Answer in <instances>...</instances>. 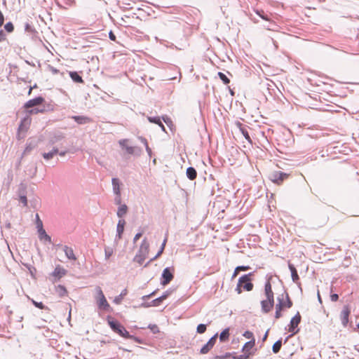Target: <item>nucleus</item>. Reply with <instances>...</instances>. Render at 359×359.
<instances>
[{
	"label": "nucleus",
	"instance_id": "obj_32",
	"mask_svg": "<svg viewBox=\"0 0 359 359\" xmlns=\"http://www.w3.org/2000/svg\"><path fill=\"white\" fill-rule=\"evenodd\" d=\"M229 337V329L224 330L219 334V340L222 342L226 341Z\"/></svg>",
	"mask_w": 359,
	"mask_h": 359
},
{
	"label": "nucleus",
	"instance_id": "obj_17",
	"mask_svg": "<svg viewBox=\"0 0 359 359\" xmlns=\"http://www.w3.org/2000/svg\"><path fill=\"white\" fill-rule=\"evenodd\" d=\"M262 310L264 313H269L274 306V302H270L268 299L261 302Z\"/></svg>",
	"mask_w": 359,
	"mask_h": 359
},
{
	"label": "nucleus",
	"instance_id": "obj_60",
	"mask_svg": "<svg viewBox=\"0 0 359 359\" xmlns=\"http://www.w3.org/2000/svg\"><path fill=\"white\" fill-rule=\"evenodd\" d=\"M142 236V232H139L137 233H136V235L135 236L134 238H133V243H135Z\"/></svg>",
	"mask_w": 359,
	"mask_h": 359
},
{
	"label": "nucleus",
	"instance_id": "obj_21",
	"mask_svg": "<svg viewBox=\"0 0 359 359\" xmlns=\"http://www.w3.org/2000/svg\"><path fill=\"white\" fill-rule=\"evenodd\" d=\"M255 345V340L252 339V340L246 342L244 344V346H243V348H242V351L244 353H248L251 352L250 351L254 348ZM252 352H253V354L255 353L254 351H252Z\"/></svg>",
	"mask_w": 359,
	"mask_h": 359
},
{
	"label": "nucleus",
	"instance_id": "obj_53",
	"mask_svg": "<svg viewBox=\"0 0 359 359\" xmlns=\"http://www.w3.org/2000/svg\"><path fill=\"white\" fill-rule=\"evenodd\" d=\"M43 157L46 159V160H50L51 158H53V157L54 156V155L53 154L52 152H48V153H43L42 154Z\"/></svg>",
	"mask_w": 359,
	"mask_h": 359
},
{
	"label": "nucleus",
	"instance_id": "obj_63",
	"mask_svg": "<svg viewBox=\"0 0 359 359\" xmlns=\"http://www.w3.org/2000/svg\"><path fill=\"white\" fill-rule=\"evenodd\" d=\"M6 39V34L3 30H0V42Z\"/></svg>",
	"mask_w": 359,
	"mask_h": 359
},
{
	"label": "nucleus",
	"instance_id": "obj_64",
	"mask_svg": "<svg viewBox=\"0 0 359 359\" xmlns=\"http://www.w3.org/2000/svg\"><path fill=\"white\" fill-rule=\"evenodd\" d=\"M37 107H38L39 113H44L46 111V109L43 106L40 105Z\"/></svg>",
	"mask_w": 359,
	"mask_h": 359
},
{
	"label": "nucleus",
	"instance_id": "obj_18",
	"mask_svg": "<svg viewBox=\"0 0 359 359\" xmlns=\"http://www.w3.org/2000/svg\"><path fill=\"white\" fill-rule=\"evenodd\" d=\"M72 118L80 125H84L92 122V119L86 116H72Z\"/></svg>",
	"mask_w": 359,
	"mask_h": 359
},
{
	"label": "nucleus",
	"instance_id": "obj_49",
	"mask_svg": "<svg viewBox=\"0 0 359 359\" xmlns=\"http://www.w3.org/2000/svg\"><path fill=\"white\" fill-rule=\"evenodd\" d=\"M241 131L242 134L243 135V136L245 137V138L247 140L250 141V135H249L248 130L244 128H241Z\"/></svg>",
	"mask_w": 359,
	"mask_h": 359
},
{
	"label": "nucleus",
	"instance_id": "obj_55",
	"mask_svg": "<svg viewBox=\"0 0 359 359\" xmlns=\"http://www.w3.org/2000/svg\"><path fill=\"white\" fill-rule=\"evenodd\" d=\"M128 140L127 139H123V140H119L118 143H119V145L123 148V149H125L126 147H127L128 145L126 144V143L128 142Z\"/></svg>",
	"mask_w": 359,
	"mask_h": 359
},
{
	"label": "nucleus",
	"instance_id": "obj_47",
	"mask_svg": "<svg viewBox=\"0 0 359 359\" xmlns=\"http://www.w3.org/2000/svg\"><path fill=\"white\" fill-rule=\"evenodd\" d=\"M36 226L37 229H40L41 228H43V222L41 220V219H40V217H39L38 214L36 215Z\"/></svg>",
	"mask_w": 359,
	"mask_h": 359
},
{
	"label": "nucleus",
	"instance_id": "obj_16",
	"mask_svg": "<svg viewBox=\"0 0 359 359\" xmlns=\"http://www.w3.org/2000/svg\"><path fill=\"white\" fill-rule=\"evenodd\" d=\"M288 267H289V269H290V271L291 272V276H292V281L294 283H295L296 284H297L298 285H300L301 284L299 282V275H298V273H297V271L296 268L290 262H288Z\"/></svg>",
	"mask_w": 359,
	"mask_h": 359
},
{
	"label": "nucleus",
	"instance_id": "obj_43",
	"mask_svg": "<svg viewBox=\"0 0 359 359\" xmlns=\"http://www.w3.org/2000/svg\"><path fill=\"white\" fill-rule=\"evenodd\" d=\"M148 328L151 331L152 333L156 334L159 332L158 327L155 324H150Z\"/></svg>",
	"mask_w": 359,
	"mask_h": 359
},
{
	"label": "nucleus",
	"instance_id": "obj_24",
	"mask_svg": "<svg viewBox=\"0 0 359 359\" xmlns=\"http://www.w3.org/2000/svg\"><path fill=\"white\" fill-rule=\"evenodd\" d=\"M63 250L65 253L66 257L70 260H76V257L74 255L73 249L72 248H69L67 245H65L63 248Z\"/></svg>",
	"mask_w": 359,
	"mask_h": 359
},
{
	"label": "nucleus",
	"instance_id": "obj_39",
	"mask_svg": "<svg viewBox=\"0 0 359 359\" xmlns=\"http://www.w3.org/2000/svg\"><path fill=\"white\" fill-rule=\"evenodd\" d=\"M27 109V116H30L31 115L39 114V110H38L37 107L30 108V109Z\"/></svg>",
	"mask_w": 359,
	"mask_h": 359
},
{
	"label": "nucleus",
	"instance_id": "obj_5",
	"mask_svg": "<svg viewBox=\"0 0 359 359\" xmlns=\"http://www.w3.org/2000/svg\"><path fill=\"white\" fill-rule=\"evenodd\" d=\"M277 301L278 303L276 304H280L281 310H283L285 308L290 309L293 305L292 302L290 299L286 290L278 296Z\"/></svg>",
	"mask_w": 359,
	"mask_h": 359
},
{
	"label": "nucleus",
	"instance_id": "obj_58",
	"mask_svg": "<svg viewBox=\"0 0 359 359\" xmlns=\"http://www.w3.org/2000/svg\"><path fill=\"white\" fill-rule=\"evenodd\" d=\"M250 269V267L249 266H239L236 267V269L239 270V271H248Z\"/></svg>",
	"mask_w": 359,
	"mask_h": 359
},
{
	"label": "nucleus",
	"instance_id": "obj_31",
	"mask_svg": "<svg viewBox=\"0 0 359 359\" xmlns=\"http://www.w3.org/2000/svg\"><path fill=\"white\" fill-rule=\"evenodd\" d=\"M282 344H283L282 339H279V340L276 341L273 344V346H272V351H273V352L274 353H278L280 351V348H281V347H282Z\"/></svg>",
	"mask_w": 359,
	"mask_h": 359
},
{
	"label": "nucleus",
	"instance_id": "obj_13",
	"mask_svg": "<svg viewBox=\"0 0 359 359\" xmlns=\"http://www.w3.org/2000/svg\"><path fill=\"white\" fill-rule=\"evenodd\" d=\"M36 147V144L32 141L28 142L26 144V147L21 154V156L20 158V160L18 163V165H20L21 163L22 159L27 155L29 154L31 151Z\"/></svg>",
	"mask_w": 359,
	"mask_h": 359
},
{
	"label": "nucleus",
	"instance_id": "obj_14",
	"mask_svg": "<svg viewBox=\"0 0 359 359\" xmlns=\"http://www.w3.org/2000/svg\"><path fill=\"white\" fill-rule=\"evenodd\" d=\"M125 225L126 221L123 219H120L116 226V235L115 238L116 241L121 239L123 233L124 231Z\"/></svg>",
	"mask_w": 359,
	"mask_h": 359
},
{
	"label": "nucleus",
	"instance_id": "obj_29",
	"mask_svg": "<svg viewBox=\"0 0 359 359\" xmlns=\"http://www.w3.org/2000/svg\"><path fill=\"white\" fill-rule=\"evenodd\" d=\"M18 196H27V185L21 183L20 184L18 191H17Z\"/></svg>",
	"mask_w": 359,
	"mask_h": 359
},
{
	"label": "nucleus",
	"instance_id": "obj_54",
	"mask_svg": "<svg viewBox=\"0 0 359 359\" xmlns=\"http://www.w3.org/2000/svg\"><path fill=\"white\" fill-rule=\"evenodd\" d=\"M243 336L247 339H251V340L255 339L253 337V333L250 331H245L243 334Z\"/></svg>",
	"mask_w": 359,
	"mask_h": 359
},
{
	"label": "nucleus",
	"instance_id": "obj_8",
	"mask_svg": "<svg viewBox=\"0 0 359 359\" xmlns=\"http://www.w3.org/2000/svg\"><path fill=\"white\" fill-rule=\"evenodd\" d=\"M289 177V175L282 171H274L270 174V180L277 184H280L285 180Z\"/></svg>",
	"mask_w": 359,
	"mask_h": 359
},
{
	"label": "nucleus",
	"instance_id": "obj_40",
	"mask_svg": "<svg viewBox=\"0 0 359 359\" xmlns=\"http://www.w3.org/2000/svg\"><path fill=\"white\" fill-rule=\"evenodd\" d=\"M207 325L205 324H199L197 326L196 332L199 334H203L206 331Z\"/></svg>",
	"mask_w": 359,
	"mask_h": 359
},
{
	"label": "nucleus",
	"instance_id": "obj_9",
	"mask_svg": "<svg viewBox=\"0 0 359 359\" xmlns=\"http://www.w3.org/2000/svg\"><path fill=\"white\" fill-rule=\"evenodd\" d=\"M218 337V334H215L212 336L208 341L201 348V354H207L215 346Z\"/></svg>",
	"mask_w": 359,
	"mask_h": 359
},
{
	"label": "nucleus",
	"instance_id": "obj_61",
	"mask_svg": "<svg viewBox=\"0 0 359 359\" xmlns=\"http://www.w3.org/2000/svg\"><path fill=\"white\" fill-rule=\"evenodd\" d=\"M163 120L168 126L172 123L171 119L167 116H163Z\"/></svg>",
	"mask_w": 359,
	"mask_h": 359
},
{
	"label": "nucleus",
	"instance_id": "obj_35",
	"mask_svg": "<svg viewBox=\"0 0 359 359\" xmlns=\"http://www.w3.org/2000/svg\"><path fill=\"white\" fill-rule=\"evenodd\" d=\"M25 31L29 34H34L36 32L34 27L29 22L25 24Z\"/></svg>",
	"mask_w": 359,
	"mask_h": 359
},
{
	"label": "nucleus",
	"instance_id": "obj_42",
	"mask_svg": "<svg viewBox=\"0 0 359 359\" xmlns=\"http://www.w3.org/2000/svg\"><path fill=\"white\" fill-rule=\"evenodd\" d=\"M32 303L38 309H48L42 302H38L32 299Z\"/></svg>",
	"mask_w": 359,
	"mask_h": 359
},
{
	"label": "nucleus",
	"instance_id": "obj_59",
	"mask_svg": "<svg viewBox=\"0 0 359 359\" xmlns=\"http://www.w3.org/2000/svg\"><path fill=\"white\" fill-rule=\"evenodd\" d=\"M330 299L332 302H337L339 299V295L337 294H332L330 295Z\"/></svg>",
	"mask_w": 359,
	"mask_h": 359
},
{
	"label": "nucleus",
	"instance_id": "obj_12",
	"mask_svg": "<svg viewBox=\"0 0 359 359\" xmlns=\"http://www.w3.org/2000/svg\"><path fill=\"white\" fill-rule=\"evenodd\" d=\"M271 278V277H270L265 283L264 294L266 295V299H268L269 301L274 302L273 292L272 290L271 284L270 283Z\"/></svg>",
	"mask_w": 359,
	"mask_h": 359
},
{
	"label": "nucleus",
	"instance_id": "obj_15",
	"mask_svg": "<svg viewBox=\"0 0 359 359\" xmlns=\"http://www.w3.org/2000/svg\"><path fill=\"white\" fill-rule=\"evenodd\" d=\"M149 251V243L147 238H144L142 241L141 245L138 250L137 254L142 255L143 257H147Z\"/></svg>",
	"mask_w": 359,
	"mask_h": 359
},
{
	"label": "nucleus",
	"instance_id": "obj_26",
	"mask_svg": "<svg viewBox=\"0 0 359 359\" xmlns=\"http://www.w3.org/2000/svg\"><path fill=\"white\" fill-rule=\"evenodd\" d=\"M186 175L188 179L190 180H194L197 177L196 170L194 167H189L187 169Z\"/></svg>",
	"mask_w": 359,
	"mask_h": 359
},
{
	"label": "nucleus",
	"instance_id": "obj_22",
	"mask_svg": "<svg viewBox=\"0 0 359 359\" xmlns=\"http://www.w3.org/2000/svg\"><path fill=\"white\" fill-rule=\"evenodd\" d=\"M111 184H112L114 194L115 195H121L120 180L118 178H112Z\"/></svg>",
	"mask_w": 359,
	"mask_h": 359
},
{
	"label": "nucleus",
	"instance_id": "obj_2",
	"mask_svg": "<svg viewBox=\"0 0 359 359\" xmlns=\"http://www.w3.org/2000/svg\"><path fill=\"white\" fill-rule=\"evenodd\" d=\"M252 275L253 273H250L248 274H245L239 278L237 287L236 288L238 294H241L242 292L241 287H243L246 291H251L253 289L254 285L252 283L250 278V276Z\"/></svg>",
	"mask_w": 359,
	"mask_h": 359
},
{
	"label": "nucleus",
	"instance_id": "obj_28",
	"mask_svg": "<svg viewBox=\"0 0 359 359\" xmlns=\"http://www.w3.org/2000/svg\"><path fill=\"white\" fill-rule=\"evenodd\" d=\"M70 78L76 83H83V80L77 72H69Z\"/></svg>",
	"mask_w": 359,
	"mask_h": 359
},
{
	"label": "nucleus",
	"instance_id": "obj_36",
	"mask_svg": "<svg viewBox=\"0 0 359 359\" xmlns=\"http://www.w3.org/2000/svg\"><path fill=\"white\" fill-rule=\"evenodd\" d=\"M147 257H143L142 255L137 254L135 256L133 261L140 264H142Z\"/></svg>",
	"mask_w": 359,
	"mask_h": 359
},
{
	"label": "nucleus",
	"instance_id": "obj_33",
	"mask_svg": "<svg viewBox=\"0 0 359 359\" xmlns=\"http://www.w3.org/2000/svg\"><path fill=\"white\" fill-rule=\"evenodd\" d=\"M256 13L263 20L269 21L270 18L268 14H266L263 10H256Z\"/></svg>",
	"mask_w": 359,
	"mask_h": 359
},
{
	"label": "nucleus",
	"instance_id": "obj_38",
	"mask_svg": "<svg viewBox=\"0 0 359 359\" xmlns=\"http://www.w3.org/2000/svg\"><path fill=\"white\" fill-rule=\"evenodd\" d=\"M113 249L110 247H105L104 248V255H105V259H108L109 257L113 255Z\"/></svg>",
	"mask_w": 359,
	"mask_h": 359
},
{
	"label": "nucleus",
	"instance_id": "obj_46",
	"mask_svg": "<svg viewBox=\"0 0 359 359\" xmlns=\"http://www.w3.org/2000/svg\"><path fill=\"white\" fill-rule=\"evenodd\" d=\"M148 120L149 122L156 123L157 125L158 123H161V118L159 116H154V117L149 116Z\"/></svg>",
	"mask_w": 359,
	"mask_h": 359
},
{
	"label": "nucleus",
	"instance_id": "obj_41",
	"mask_svg": "<svg viewBox=\"0 0 359 359\" xmlns=\"http://www.w3.org/2000/svg\"><path fill=\"white\" fill-rule=\"evenodd\" d=\"M280 304H276V313H275V318L276 319L280 318L282 316L281 311V307Z\"/></svg>",
	"mask_w": 359,
	"mask_h": 359
},
{
	"label": "nucleus",
	"instance_id": "obj_19",
	"mask_svg": "<svg viewBox=\"0 0 359 359\" xmlns=\"http://www.w3.org/2000/svg\"><path fill=\"white\" fill-rule=\"evenodd\" d=\"M67 273V270L60 266L55 267V270L52 273V276L57 280L60 279Z\"/></svg>",
	"mask_w": 359,
	"mask_h": 359
},
{
	"label": "nucleus",
	"instance_id": "obj_25",
	"mask_svg": "<svg viewBox=\"0 0 359 359\" xmlns=\"http://www.w3.org/2000/svg\"><path fill=\"white\" fill-rule=\"evenodd\" d=\"M55 293L60 297H63L67 294V290L65 286L58 285L55 286Z\"/></svg>",
	"mask_w": 359,
	"mask_h": 359
},
{
	"label": "nucleus",
	"instance_id": "obj_11",
	"mask_svg": "<svg viewBox=\"0 0 359 359\" xmlns=\"http://www.w3.org/2000/svg\"><path fill=\"white\" fill-rule=\"evenodd\" d=\"M351 313L350 308L348 305H345L343 307L342 311L340 314V319L341 321V324L344 327H346L348 323V317Z\"/></svg>",
	"mask_w": 359,
	"mask_h": 359
},
{
	"label": "nucleus",
	"instance_id": "obj_52",
	"mask_svg": "<svg viewBox=\"0 0 359 359\" xmlns=\"http://www.w3.org/2000/svg\"><path fill=\"white\" fill-rule=\"evenodd\" d=\"M19 201L20 203H22L23 204L24 206L27 205V196H19Z\"/></svg>",
	"mask_w": 359,
	"mask_h": 359
},
{
	"label": "nucleus",
	"instance_id": "obj_3",
	"mask_svg": "<svg viewBox=\"0 0 359 359\" xmlns=\"http://www.w3.org/2000/svg\"><path fill=\"white\" fill-rule=\"evenodd\" d=\"M96 303L99 309L102 310L104 311H109L111 309V306L108 302L106 299V297L100 289V287H97V294L95 297Z\"/></svg>",
	"mask_w": 359,
	"mask_h": 359
},
{
	"label": "nucleus",
	"instance_id": "obj_4",
	"mask_svg": "<svg viewBox=\"0 0 359 359\" xmlns=\"http://www.w3.org/2000/svg\"><path fill=\"white\" fill-rule=\"evenodd\" d=\"M174 267H166L161 274V284L163 286L168 285L174 278Z\"/></svg>",
	"mask_w": 359,
	"mask_h": 359
},
{
	"label": "nucleus",
	"instance_id": "obj_6",
	"mask_svg": "<svg viewBox=\"0 0 359 359\" xmlns=\"http://www.w3.org/2000/svg\"><path fill=\"white\" fill-rule=\"evenodd\" d=\"M302 320L299 312L291 319L290 323L288 325V331L292 333L291 336L296 334L299 332V329L297 327Z\"/></svg>",
	"mask_w": 359,
	"mask_h": 359
},
{
	"label": "nucleus",
	"instance_id": "obj_62",
	"mask_svg": "<svg viewBox=\"0 0 359 359\" xmlns=\"http://www.w3.org/2000/svg\"><path fill=\"white\" fill-rule=\"evenodd\" d=\"M109 38L110 39V40H111L113 41H116V37L112 31L109 32Z\"/></svg>",
	"mask_w": 359,
	"mask_h": 359
},
{
	"label": "nucleus",
	"instance_id": "obj_30",
	"mask_svg": "<svg viewBox=\"0 0 359 359\" xmlns=\"http://www.w3.org/2000/svg\"><path fill=\"white\" fill-rule=\"evenodd\" d=\"M128 291L126 289H124L119 295L116 296L114 299V302L116 304H120L123 299V297L127 294Z\"/></svg>",
	"mask_w": 359,
	"mask_h": 359
},
{
	"label": "nucleus",
	"instance_id": "obj_51",
	"mask_svg": "<svg viewBox=\"0 0 359 359\" xmlns=\"http://www.w3.org/2000/svg\"><path fill=\"white\" fill-rule=\"evenodd\" d=\"M126 339H133L138 344H142V340L141 339L131 334H130V337H127Z\"/></svg>",
	"mask_w": 359,
	"mask_h": 359
},
{
	"label": "nucleus",
	"instance_id": "obj_45",
	"mask_svg": "<svg viewBox=\"0 0 359 359\" xmlns=\"http://www.w3.org/2000/svg\"><path fill=\"white\" fill-rule=\"evenodd\" d=\"M4 29L8 32H12L14 29V26L12 22H8L4 25Z\"/></svg>",
	"mask_w": 359,
	"mask_h": 359
},
{
	"label": "nucleus",
	"instance_id": "obj_7",
	"mask_svg": "<svg viewBox=\"0 0 359 359\" xmlns=\"http://www.w3.org/2000/svg\"><path fill=\"white\" fill-rule=\"evenodd\" d=\"M32 122V118L30 116H27L21 121L20 124L18 127V138L22 139L24 138V135L21 136L22 133H25L28 128H29Z\"/></svg>",
	"mask_w": 359,
	"mask_h": 359
},
{
	"label": "nucleus",
	"instance_id": "obj_34",
	"mask_svg": "<svg viewBox=\"0 0 359 359\" xmlns=\"http://www.w3.org/2000/svg\"><path fill=\"white\" fill-rule=\"evenodd\" d=\"M252 355L253 352H250L248 353H243L242 355L233 356V359H250Z\"/></svg>",
	"mask_w": 359,
	"mask_h": 359
},
{
	"label": "nucleus",
	"instance_id": "obj_27",
	"mask_svg": "<svg viewBox=\"0 0 359 359\" xmlns=\"http://www.w3.org/2000/svg\"><path fill=\"white\" fill-rule=\"evenodd\" d=\"M128 212V206L126 204L121 205L117 210V216L120 219H123V217L127 214Z\"/></svg>",
	"mask_w": 359,
	"mask_h": 359
},
{
	"label": "nucleus",
	"instance_id": "obj_20",
	"mask_svg": "<svg viewBox=\"0 0 359 359\" xmlns=\"http://www.w3.org/2000/svg\"><path fill=\"white\" fill-rule=\"evenodd\" d=\"M38 234L40 241L51 243V237L46 233L43 228L38 229Z\"/></svg>",
	"mask_w": 359,
	"mask_h": 359
},
{
	"label": "nucleus",
	"instance_id": "obj_56",
	"mask_svg": "<svg viewBox=\"0 0 359 359\" xmlns=\"http://www.w3.org/2000/svg\"><path fill=\"white\" fill-rule=\"evenodd\" d=\"M115 198H114V203L116 205H119V206L121 205V195H115Z\"/></svg>",
	"mask_w": 359,
	"mask_h": 359
},
{
	"label": "nucleus",
	"instance_id": "obj_23",
	"mask_svg": "<svg viewBox=\"0 0 359 359\" xmlns=\"http://www.w3.org/2000/svg\"><path fill=\"white\" fill-rule=\"evenodd\" d=\"M163 302V300L159 297L154 300H152L151 302H144L142 304V306L143 307H150V306H158L161 305V304Z\"/></svg>",
	"mask_w": 359,
	"mask_h": 359
},
{
	"label": "nucleus",
	"instance_id": "obj_1",
	"mask_svg": "<svg viewBox=\"0 0 359 359\" xmlns=\"http://www.w3.org/2000/svg\"><path fill=\"white\" fill-rule=\"evenodd\" d=\"M107 323L110 328L121 337L125 339L127 337H130V333L118 320L109 316L107 317Z\"/></svg>",
	"mask_w": 359,
	"mask_h": 359
},
{
	"label": "nucleus",
	"instance_id": "obj_57",
	"mask_svg": "<svg viewBox=\"0 0 359 359\" xmlns=\"http://www.w3.org/2000/svg\"><path fill=\"white\" fill-rule=\"evenodd\" d=\"M156 293V290L152 292L151 294H148V295H144L142 297V299L143 300H147V299H150L151 297H154Z\"/></svg>",
	"mask_w": 359,
	"mask_h": 359
},
{
	"label": "nucleus",
	"instance_id": "obj_37",
	"mask_svg": "<svg viewBox=\"0 0 359 359\" xmlns=\"http://www.w3.org/2000/svg\"><path fill=\"white\" fill-rule=\"evenodd\" d=\"M218 76L224 84H229L230 83L229 79L224 73L218 72Z\"/></svg>",
	"mask_w": 359,
	"mask_h": 359
},
{
	"label": "nucleus",
	"instance_id": "obj_50",
	"mask_svg": "<svg viewBox=\"0 0 359 359\" xmlns=\"http://www.w3.org/2000/svg\"><path fill=\"white\" fill-rule=\"evenodd\" d=\"M125 149L126 150V152L128 154H130V155L135 154V147H130V146H127V147H126Z\"/></svg>",
	"mask_w": 359,
	"mask_h": 359
},
{
	"label": "nucleus",
	"instance_id": "obj_10",
	"mask_svg": "<svg viewBox=\"0 0 359 359\" xmlns=\"http://www.w3.org/2000/svg\"><path fill=\"white\" fill-rule=\"evenodd\" d=\"M45 102V100L43 97H41V96H39V97H36L34 99H32V100H29V101H27L25 105H24V107L25 109H30V108H33V107H39L40 105H42V104Z\"/></svg>",
	"mask_w": 359,
	"mask_h": 359
},
{
	"label": "nucleus",
	"instance_id": "obj_44",
	"mask_svg": "<svg viewBox=\"0 0 359 359\" xmlns=\"http://www.w3.org/2000/svg\"><path fill=\"white\" fill-rule=\"evenodd\" d=\"M172 292H173V290L169 289V290H166L165 292H164L160 297L163 301V300L166 299L169 296H170V294L172 293Z\"/></svg>",
	"mask_w": 359,
	"mask_h": 359
},
{
	"label": "nucleus",
	"instance_id": "obj_48",
	"mask_svg": "<svg viewBox=\"0 0 359 359\" xmlns=\"http://www.w3.org/2000/svg\"><path fill=\"white\" fill-rule=\"evenodd\" d=\"M231 356V353H226L224 355H215L212 359H228Z\"/></svg>",
	"mask_w": 359,
	"mask_h": 359
}]
</instances>
